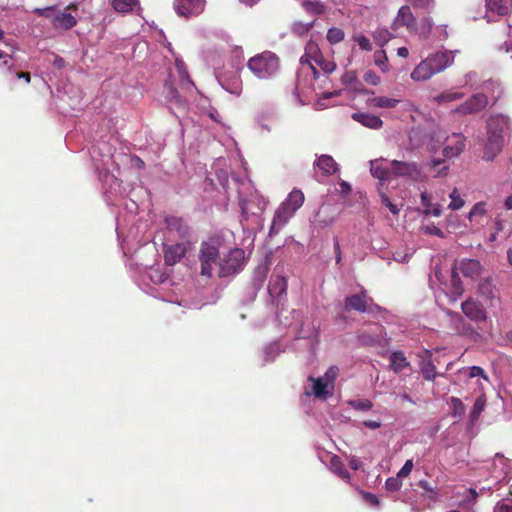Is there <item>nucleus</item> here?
<instances>
[{
	"instance_id": "1",
	"label": "nucleus",
	"mask_w": 512,
	"mask_h": 512,
	"mask_svg": "<svg viewBox=\"0 0 512 512\" xmlns=\"http://www.w3.org/2000/svg\"><path fill=\"white\" fill-rule=\"evenodd\" d=\"M305 200L301 190H292L286 200L279 206L274 214L269 235H274L284 227L295 212L303 205Z\"/></svg>"
},
{
	"instance_id": "2",
	"label": "nucleus",
	"mask_w": 512,
	"mask_h": 512,
	"mask_svg": "<svg viewBox=\"0 0 512 512\" xmlns=\"http://www.w3.org/2000/svg\"><path fill=\"white\" fill-rule=\"evenodd\" d=\"M223 245V238L213 235L203 241L199 250L200 274L202 276L211 277L213 265L217 263L220 255V248Z\"/></svg>"
},
{
	"instance_id": "3",
	"label": "nucleus",
	"mask_w": 512,
	"mask_h": 512,
	"mask_svg": "<svg viewBox=\"0 0 512 512\" xmlns=\"http://www.w3.org/2000/svg\"><path fill=\"white\" fill-rule=\"evenodd\" d=\"M503 144V121L499 117H490L487 121V143L483 159L492 161L502 151Z\"/></svg>"
},
{
	"instance_id": "4",
	"label": "nucleus",
	"mask_w": 512,
	"mask_h": 512,
	"mask_svg": "<svg viewBox=\"0 0 512 512\" xmlns=\"http://www.w3.org/2000/svg\"><path fill=\"white\" fill-rule=\"evenodd\" d=\"M248 68L261 79L273 76L279 69L278 57L270 51H265L248 61Z\"/></svg>"
},
{
	"instance_id": "5",
	"label": "nucleus",
	"mask_w": 512,
	"mask_h": 512,
	"mask_svg": "<svg viewBox=\"0 0 512 512\" xmlns=\"http://www.w3.org/2000/svg\"><path fill=\"white\" fill-rule=\"evenodd\" d=\"M55 6H49L45 8H36L34 9V13L40 17H45L50 19L51 24L54 28H61L64 30H70L77 24V19L66 11L63 12H55Z\"/></svg>"
},
{
	"instance_id": "6",
	"label": "nucleus",
	"mask_w": 512,
	"mask_h": 512,
	"mask_svg": "<svg viewBox=\"0 0 512 512\" xmlns=\"http://www.w3.org/2000/svg\"><path fill=\"white\" fill-rule=\"evenodd\" d=\"M489 106V98L485 93H475L458 105L451 112L461 116L475 115Z\"/></svg>"
},
{
	"instance_id": "7",
	"label": "nucleus",
	"mask_w": 512,
	"mask_h": 512,
	"mask_svg": "<svg viewBox=\"0 0 512 512\" xmlns=\"http://www.w3.org/2000/svg\"><path fill=\"white\" fill-rule=\"evenodd\" d=\"M245 252L241 248L231 249L228 255L219 262V276L227 277L231 274L239 272L244 265Z\"/></svg>"
},
{
	"instance_id": "8",
	"label": "nucleus",
	"mask_w": 512,
	"mask_h": 512,
	"mask_svg": "<svg viewBox=\"0 0 512 512\" xmlns=\"http://www.w3.org/2000/svg\"><path fill=\"white\" fill-rule=\"evenodd\" d=\"M390 165L392 166V177H402L415 182L426 179V175L414 162L393 160L390 162Z\"/></svg>"
},
{
	"instance_id": "9",
	"label": "nucleus",
	"mask_w": 512,
	"mask_h": 512,
	"mask_svg": "<svg viewBox=\"0 0 512 512\" xmlns=\"http://www.w3.org/2000/svg\"><path fill=\"white\" fill-rule=\"evenodd\" d=\"M191 245L192 243L190 240L171 245L164 244L163 254L165 264L168 266H174L177 263H180L187 252L191 249Z\"/></svg>"
},
{
	"instance_id": "10",
	"label": "nucleus",
	"mask_w": 512,
	"mask_h": 512,
	"mask_svg": "<svg viewBox=\"0 0 512 512\" xmlns=\"http://www.w3.org/2000/svg\"><path fill=\"white\" fill-rule=\"evenodd\" d=\"M459 53L458 50L438 51L428 55L426 58L428 64L431 66L435 74L442 72L447 67L454 63L455 54Z\"/></svg>"
},
{
	"instance_id": "11",
	"label": "nucleus",
	"mask_w": 512,
	"mask_h": 512,
	"mask_svg": "<svg viewBox=\"0 0 512 512\" xmlns=\"http://www.w3.org/2000/svg\"><path fill=\"white\" fill-rule=\"evenodd\" d=\"M166 229L176 237L187 241L190 240L192 230L185 219L177 216H167L164 220Z\"/></svg>"
},
{
	"instance_id": "12",
	"label": "nucleus",
	"mask_w": 512,
	"mask_h": 512,
	"mask_svg": "<svg viewBox=\"0 0 512 512\" xmlns=\"http://www.w3.org/2000/svg\"><path fill=\"white\" fill-rule=\"evenodd\" d=\"M205 4V0H175L174 8L179 16L189 18L201 14Z\"/></svg>"
},
{
	"instance_id": "13",
	"label": "nucleus",
	"mask_w": 512,
	"mask_h": 512,
	"mask_svg": "<svg viewBox=\"0 0 512 512\" xmlns=\"http://www.w3.org/2000/svg\"><path fill=\"white\" fill-rule=\"evenodd\" d=\"M463 314L475 323L485 322L487 319V312L483 305L473 298H468L461 304Z\"/></svg>"
},
{
	"instance_id": "14",
	"label": "nucleus",
	"mask_w": 512,
	"mask_h": 512,
	"mask_svg": "<svg viewBox=\"0 0 512 512\" xmlns=\"http://www.w3.org/2000/svg\"><path fill=\"white\" fill-rule=\"evenodd\" d=\"M416 18L411 11L410 6L403 5L399 8L397 15L392 23V29L396 30L399 27H405L410 33L415 28Z\"/></svg>"
},
{
	"instance_id": "15",
	"label": "nucleus",
	"mask_w": 512,
	"mask_h": 512,
	"mask_svg": "<svg viewBox=\"0 0 512 512\" xmlns=\"http://www.w3.org/2000/svg\"><path fill=\"white\" fill-rule=\"evenodd\" d=\"M418 356L421 359L419 362V368L423 378L427 381H434L438 376V373L432 360V352L425 349L418 354Z\"/></svg>"
},
{
	"instance_id": "16",
	"label": "nucleus",
	"mask_w": 512,
	"mask_h": 512,
	"mask_svg": "<svg viewBox=\"0 0 512 512\" xmlns=\"http://www.w3.org/2000/svg\"><path fill=\"white\" fill-rule=\"evenodd\" d=\"M447 141L448 143L442 151L445 158L458 157L464 151L466 138L462 134H453L447 138Z\"/></svg>"
},
{
	"instance_id": "17",
	"label": "nucleus",
	"mask_w": 512,
	"mask_h": 512,
	"mask_svg": "<svg viewBox=\"0 0 512 512\" xmlns=\"http://www.w3.org/2000/svg\"><path fill=\"white\" fill-rule=\"evenodd\" d=\"M453 269L461 272L465 277L477 279L482 272V265L476 259H462L454 265Z\"/></svg>"
},
{
	"instance_id": "18",
	"label": "nucleus",
	"mask_w": 512,
	"mask_h": 512,
	"mask_svg": "<svg viewBox=\"0 0 512 512\" xmlns=\"http://www.w3.org/2000/svg\"><path fill=\"white\" fill-rule=\"evenodd\" d=\"M367 295L364 290L360 293L350 295L345 298L344 309L347 312L357 311L359 313H365L367 311Z\"/></svg>"
},
{
	"instance_id": "19",
	"label": "nucleus",
	"mask_w": 512,
	"mask_h": 512,
	"mask_svg": "<svg viewBox=\"0 0 512 512\" xmlns=\"http://www.w3.org/2000/svg\"><path fill=\"white\" fill-rule=\"evenodd\" d=\"M352 119L370 129H380L383 126V121L378 116L369 113H353Z\"/></svg>"
},
{
	"instance_id": "20",
	"label": "nucleus",
	"mask_w": 512,
	"mask_h": 512,
	"mask_svg": "<svg viewBox=\"0 0 512 512\" xmlns=\"http://www.w3.org/2000/svg\"><path fill=\"white\" fill-rule=\"evenodd\" d=\"M382 329V326L375 324L370 332L359 333L357 336L359 343L363 346H374L380 343Z\"/></svg>"
},
{
	"instance_id": "21",
	"label": "nucleus",
	"mask_w": 512,
	"mask_h": 512,
	"mask_svg": "<svg viewBox=\"0 0 512 512\" xmlns=\"http://www.w3.org/2000/svg\"><path fill=\"white\" fill-rule=\"evenodd\" d=\"M370 165V171L373 177L381 181L389 180L392 177V166H384V160H373Z\"/></svg>"
},
{
	"instance_id": "22",
	"label": "nucleus",
	"mask_w": 512,
	"mask_h": 512,
	"mask_svg": "<svg viewBox=\"0 0 512 512\" xmlns=\"http://www.w3.org/2000/svg\"><path fill=\"white\" fill-rule=\"evenodd\" d=\"M433 25L434 23L432 18L424 16L419 20V22H416L412 33H415L421 40H428L432 33Z\"/></svg>"
},
{
	"instance_id": "23",
	"label": "nucleus",
	"mask_w": 512,
	"mask_h": 512,
	"mask_svg": "<svg viewBox=\"0 0 512 512\" xmlns=\"http://www.w3.org/2000/svg\"><path fill=\"white\" fill-rule=\"evenodd\" d=\"M433 75H435V72L428 64L427 60L424 59L412 71L411 79L416 82L426 81L429 80Z\"/></svg>"
},
{
	"instance_id": "24",
	"label": "nucleus",
	"mask_w": 512,
	"mask_h": 512,
	"mask_svg": "<svg viewBox=\"0 0 512 512\" xmlns=\"http://www.w3.org/2000/svg\"><path fill=\"white\" fill-rule=\"evenodd\" d=\"M221 85L226 91L236 96L241 94L243 88L242 80L237 72L230 77L222 78Z\"/></svg>"
},
{
	"instance_id": "25",
	"label": "nucleus",
	"mask_w": 512,
	"mask_h": 512,
	"mask_svg": "<svg viewBox=\"0 0 512 512\" xmlns=\"http://www.w3.org/2000/svg\"><path fill=\"white\" fill-rule=\"evenodd\" d=\"M390 369L394 373H400L404 369L410 367V362L407 360L403 351H393L389 357Z\"/></svg>"
},
{
	"instance_id": "26",
	"label": "nucleus",
	"mask_w": 512,
	"mask_h": 512,
	"mask_svg": "<svg viewBox=\"0 0 512 512\" xmlns=\"http://www.w3.org/2000/svg\"><path fill=\"white\" fill-rule=\"evenodd\" d=\"M464 96H465L464 92L449 89V90H445L442 93H440L439 95L435 96L433 98V101L436 102L437 104L441 105V104H446V103L461 100Z\"/></svg>"
},
{
	"instance_id": "27",
	"label": "nucleus",
	"mask_w": 512,
	"mask_h": 512,
	"mask_svg": "<svg viewBox=\"0 0 512 512\" xmlns=\"http://www.w3.org/2000/svg\"><path fill=\"white\" fill-rule=\"evenodd\" d=\"M316 165L325 176L332 175L337 171V164L335 160L329 155L320 156Z\"/></svg>"
},
{
	"instance_id": "28",
	"label": "nucleus",
	"mask_w": 512,
	"mask_h": 512,
	"mask_svg": "<svg viewBox=\"0 0 512 512\" xmlns=\"http://www.w3.org/2000/svg\"><path fill=\"white\" fill-rule=\"evenodd\" d=\"M315 218L316 222L321 227L329 226L335 220V216L331 214V207L329 205L320 206Z\"/></svg>"
},
{
	"instance_id": "29",
	"label": "nucleus",
	"mask_w": 512,
	"mask_h": 512,
	"mask_svg": "<svg viewBox=\"0 0 512 512\" xmlns=\"http://www.w3.org/2000/svg\"><path fill=\"white\" fill-rule=\"evenodd\" d=\"M330 466L331 470L337 474L340 478H342L345 481H349L351 478V475L349 471L346 469L343 461L341 458L337 455L332 456L330 460Z\"/></svg>"
},
{
	"instance_id": "30",
	"label": "nucleus",
	"mask_w": 512,
	"mask_h": 512,
	"mask_svg": "<svg viewBox=\"0 0 512 512\" xmlns=\"http://www.w3.org/2000/svg\"><path fill=\"white\" fill-rule=\"evenodd\" d=\"M486 7L500 16H505L510 11L509 0H486Z\"/></svg>"
},
{
	"instance_id": "31",
	"label": "nucleus",
	"mask_w": 512,
	"mask_h": 512,
	"mask_svg": "<svg viewBox=\"0 0 512 512\" xmlns=\"http://www.w3.org/2000/svg\"><path fill=\"white\" fill-rule=\"evenodd\" d=\"M287 290V279L283 276L272 278L269 284V292L271 295L280 297Z\"/></svg>"
},
{
	"instance_id": "32",
	"label": "nucleus",
	"mask_w": 512,
	"mask_h": 512,
	"mask_svg": "<svg viewBox=\"0 0 512 512\" xmlns=\"http://www.w3.org/2000/svg\"><path fill=\"white\" fill-rule=\"evenodd\" d=\"M306 13L311 15H321L326 12V6L320 0H306L302 3Z\"/></svg>"
},
{
	"instance_id": "33",
	"label": "nucleus",
	"mask_w": 512,
	"mask_h": 512,
	"mask_svg": "<svg viewBox=\"0 0 512 512\" xmlns=\"http://www.w3.org/2000/svg\"><path fill=\"white\" fill-rule=\"evenodd\" d=\"M398 103L399 100L384 96L374 97L368 100L369 106L377 108H394L397 106Z\"/></svg>"
},
{
	"instance_id": "34",
	"label": "nucleus",
	"mask_w": 512,
	"mask_h": 512,
	"mask_svg": "<svg viewBox=\"0 0 512 512\" xmlns=\"http://www.w3.org/2000/svg\"><path fill=\"white\" fill-rule=\"evenodd\" d=\"M451 286H452V294L454 295L453 301H456L457 298H459L463 295L464 287L462 285L459 274L455 269H452Z\"/></svg>"
},
{
	"instance_id": "35",
	"label": "nucleus",
	"mask_w": 512,
	"mask_h": 512,
	"mask_svg": "<svg viewBox=\"0 0 512 512\" xmlns=\"http://www.w3.org/2000/svg\"><path fill=\"white\" fill-rule=\"evenodd\" d=\"M372 36L375 43L381 47L386 45L393 37L392 33L385 28H377Z\"/></svg>"
},
{
	"instance_id": "36",
	"label": "nucleus",
	"mask_w": 512,
	"mask_h": 512,
	"mask_svg": "<svg viewBox=\"0 0 512 512\" xmlns=\"http://www.w3.org/2000/svg\"><path fill=\"white\" fill-rule=\"evenodd\" d=\"M478 293L485 300L494 299V288L491 281L488 279H484L483 281H481L478 285Z\"/></svg>"
},
{
	"instance_id": "37",
	"label": "nucleus",
	"mask_w": 512,
	"mask_h": 512,
	"mask_svg": "<svg viewBox=\"0 0 512 512\" xmlns=\"http://www.w3.org/2000/svg\"><path fill=\"white\" fill-rule=\"evenodd\" d=\"M138 4V0H112L113 8L120 13H128Z\"/></svg>"
},
{
	"instance_id": "38",
	"label": "nucleus",
	"mask_w": 512,
	"mask_h": 512,
	"mask_svg": "<svg viewBox=\"0 0 512 512\" xmlns=\"http://www.w3.org/2000/svg\"><path fill=\"white\" fill-rule=\"evenodd\" d=\"M430 167L434 172V177L446 176L449 171V166L445 164L443 159H432Z\"/></svg>"
},
{
	"instance_id": "39",
	"label": "nucleus",
	"mask_w": 512,
	"mask_h": 512,
	"mask_svg": "<svg viewBox=\"0 0 512 512\" xmlns=\"http://www.w3.org/2000/svg\"><path fill=\"white\" fill-rule=\"evenodd\" d=\"M309 380L313 382V392L317 397H323L327 394L328 383L322 378L310 377Z\"/></svg>"
},
{
	"instance_id": "40",
	"label": "nucleus",
	"mask_w": 512,
	"mask_h": 512,
	"mask_svg": "<svg viewBox=\"0 0 512 512\" xmlns=\"http://www.w3.org/2000/svg\"><path fill=\"white\" fill-rule=\"evenodd\" d=\"M487 214L486 202L480 201L473 205L468 214V219L473 221L476 217H484Z\"/></svg>"
},
{
	"instance_id": "41",
	"label": "nucleus",
	"mask_w": 512,
	"mask_h": 512,
	"mask_svg": "<svg viewBox=\"0 0 512 512\" xmlns=\"http://www.w3.org/2000/svg\"><path fill=\"white\" fill-rule=\"evenodd\" d=\"M485 403H486V399H485L484 395H480L476 398L473 408H472V411L470 413V417L472 420H477L479 418V416L481 415V413L484 410Z\"/></svg>"
},
{
	"instance_id": "42",
	"label": "nucleus",
	"mask_w": 512,
	"mask_h": 512,
	"mask_svg": "<svg viewBox=\"0 0 512 512\" xmlns=\"http://www.w3.org/2000/svg\"><path fill=\"white\" fill-rule=\"evenodd\" d=\"M0 44L7 45L4 42V32L3 31H0ZM0 60H2L1 66L7 67L9 72L11 71V68L14 67L12 56H10L7 53H4L1 49H0Z\"/></svg>"
},
{
	"instance_id": "43",
	"label": "nucleus",
	"mask_w": 512,
	"mask_h": 512,
	"mask_svg": "<svg viewBox=\"0 0 512 512\" xmlns=\"http://www.w3.org/2000/svg\"><path fill=\"white\" fill-rule=\"evenodd\" d=\"M345 33L342 29L337 27H332L327 32V40L331 44H337L344 39Z\"/></svg>"
},
{
	"instance_id": "44",
	"label": "nucleus",
	"mask_w": 512,
	"mask_h": 512,
	"mask_svg": "<svg viewBox=\"0 0 512 512\" xmlns=\"http://www.w3.org/2000/svg\"><path fill=\"white\" fill-rule=\"evenodd\" d=\"M176 67L180 76V82L183 86L194 85L184 63L181 61H176Z\"/></svg>"
},
{
	"instance_id": "45",
	"label": "nucleus",
	"mask_w": 512,
	"mask_h": 512,
	"mask_svg": "<svg viewBox=\"0 0 512 512\" xmlns=\"http://www.w3.org/2000/svg\"><path fill=\"white\" fill-rule=\"evenodd\" d=\"M451 202L449 204V209L451 210H458L464 206V200L461 198L460 194L458 193V190L456 188L453 189V191L449 195Z\"/></svg>"
},
{
	"instance_id": "46",
	"label": "nucleus",
	"mask_w": 512,
	"mask_h": 512,
	"mask_svg": "<svg viewBox=\"0 0 512 512\" xmlns=\"http://www.w3.org/2000/svg\"><path fill=\"white\" fill-rule=\"evenodd\" d=\"M375 64L381 68L383 72L388 70L387 68V56L384 50L376 51L374 54Z\"/></svg>"
},
{
	"instance_id": "47",
	"label": "nucleus",
	"mask_w": 512,
	"mask_h": 512,
	"mask_svg": "<svg viewBox=\"0 0 512 512\" xmlns=\"http://www.w3.org/2000/svg\"><path fill=\"white\" fill-rule=\"evenodd\" d=\"M469 378L474 377H482L486 380H488L487 375L485 374V371L479 367V366H472L463 371Z\"/></svg>"
},
{
	"instance_id": "48",
	"label": "nucleus",
	"mask_w": 512,
	"mask_h": 512,
	"mask_svg": "<svg viewBox=\"0 0 512 512\" xmlns=\"http://www.w3.org/2000/svg\"><path fill=\"white\" fill-rule=\"evenodd\" d=\"M350 405L354 409L361 410V411H368L373 407L372 402L368 399L351 401Z\"/></svg>"
},
{
	"instance_id": "49",
	"label": "nucleus",
	"mask_w": 512,
	"mask_h": 512,
	"mask_svg": "<svg viewBox=\"0 0 512 512\" xmlns=\"http://www.w3.org/2000/svg\"><path fill=\"white\" fill-rule=\"evenodd\" d=\"M399 479L398 476L388 478L385 482L386 489L392 492L400 490L402 483Z\"/></svg>"
},
{
	"instance_id": "50",
	"label": "nucleus",
	"mask_w": 512,
	"mask_h": 512,
	"mask_svg": "<svg viewBox=\"0 0 512 512\" xmlns=\"http://www.w3.org/2000/svg\"><path fill=\"white\" fill-rule=\"evenodd\" d=\"M498 463L500 464L503 473L506 474L508 471V467H509V459L504 457V455L497 453V454H495V457H494V466L497 467Z\"/></svg>"
},
{
	"instance_id": "51",
	"label": "nucleus",
	"mask_w": 512,
	"mask_h": 512,
	"mask_svg": "<svg viewBox=\"0 0 512 512\" xmlns=\"http://www.w3.org/2000/svg\"><path fill=\"white\" fill-rule=\"evenodd\" d=\"M314 60L326 73H331L336 67L334 63L324 61L322 56H317Z\"/></svg>"
},
{
	"instance_id": "52",
	"label": "nucleus",
	"mask_w": 512,
	"mask_h": 512,
	"mask_svg": "<svg viewBox=\"0 0 512 512\" xmlns=\"http://www.w3.org/2000/svg\"><path fill=\"white\" fill-rule=\"evenodd\" d=\"M355 41L358 43L359 47L362 50H365V51H371L372 50V44H371L370 40L366 36L359 35V36L355 37Z\"/></svg>"
},
{
	"instance_id": "53",
	"label": "nucleus",
	"mask_w": 512,
	"mask_h": 512,
	"mask_svg": "<svg viewBox=\"0 0 512 512\" xmlns=\"http://www.w3.org/2000/svg\"><path fill=\"white\" fill-rule=\"evenodd\" d=\"M380 197L382 203L390 210L392 214L397 215L399 213L397 205L393 204L386 194L381 193Z\"/></svg>"
},
{
	"instance_id": "54",
	"label": "nucleus",
	"mask_w": 512,
	"mask_h": 512,
	"mask_svg": "<svg viewBox=\"0 0 512 512\" xmlns=\"http://www.w3.org/2000/svg\"><path fill=\"white\" fill-rule=\"evenodd\" d=\"M364 80L370 85L377 86L380 84V77L372 70H369L364 74Z\"/></svg>"
},
{
	"instance_id": "55",
	"label": "nucleus",
	"mask_w": 512,
	"mask_h": 512,
	"mask_svg": "<svg viewBox=\"0 0 512 512\" xmlns=\"http://www.w3.org/2000/svg\"><path fill=\"white\" fill-rule=\"evenodd\" d=\"M413 469V461L411 459L407 460L402 468L397 473L398 478H405L409 476Z\"/></svg>"
},
{
	"instance_id": "56",
	"label": "nucleus",
	"mask_w": 512,
	"mask_h": 512,
	"mask_svg": "<svg viewBox=\"0 0 512 512\" xmlns=\"http://www.w3.org/2000/svg\"><path fill=\"white\" fill-rule=\"evenodd\" d=\"M422 230L426 234H429V235L438 236L440 238L444 237L443 231L440 228H438L437 226H435L434 224H430V225L424 226V227H422Z\"/></svg>"
},
{
	"instance_id": "57",
	"label": "nucleus",
	"mask_w": 512,
	"mask_h": 512,
	"mask_svg": "<svg viewBox=\"0 0 512 512\" xmlns=\"http://www.w3.org/2000/svg\"><path fill=\"white\" fill-rule=\"evenodd\" d=\"M4 68L6 69V71H5L6 74L12 75L13 77L18 78V79H24L26 81V83H29L31 80L30 73H28V72L14 71L13 67L11 68V71L9 72L7 67H4Z\"/></svg>"
},
{
	"instance_id": "58",
	"label": "nucleus",
	"mask_w": 512,
	"mask_h": 512,
	"mask_svg": "<svg viewBox=\"0 0 512 512\" xmlns=\"http://www.w3.org/2000/svg\"><path fill=\"white\" fill-rule=\"evenodd\" d=\"M451 403L453 405V409H454V413L455 414L462 415L465 412V406H464L463 402L459 398L452 397L451 398Z\"/></svg>"
},
{
	"instance_id": "59",
	"label": "nucleus",
	"mask_w": 512,
	"mask_h": 512,
	"mask_svg": "<svg viewBox=\"0 0 512 512\" xmlns=\"http://www.w3.org/2000/svg\"><path fill=\"white\" fill-rule=\"evenodd\" d=\"M343 84L352 85L357 81V75L355 71H347L343 74L341 78Z\"/></svg>"
},
{
	"instance_id": "60",
	"label": "nucleus",
	"mask_w": 512,
	"mask_h": 512,
	"mask_svg": "<svg viewBox=\"0 0 512 512\" xmlns=\"http://www.w3.org/2000/svg\"><path fill=\"white\" fill-rule=\"evenodd\" d=\"M338 371V367L336 366H331L330 368H328L324 375L325 381L327 383H333L338 375Z\"/></svg>"
},
{
	"instance_id": "61",
	"label": "nucleus",
	"mask_w": 512,
	"mask_h": 512,
	"mask_svg": "<svg viewBox=\"0 0 512 512\" xmlns=\"http://www.w3.org/2000/svg\"><path fill=\"white\" fill-rule=\"evenodd\" d=\"M494 512H512V504L503 501L498 502L495 506Z\"/></svg>"
},
{
	"instance_id": "62",
	"label": "nucleus",
	"mask_w": 512,
	"mask_h": 512,
	"mask_svg": "<svg viewBox=\"0 0 512 512\" xmlns=\"http://www.w3.org/2000/svg\"><path fill=\"white\" fill-rule=\"evenodd\" d=\"M424 214L425 215L432 214L435 217H439L442 214L441 206L437 204V205L433 206L432 208L430 207V209H424Z\"/></svg>"
},
{
	"instance_id": "63",
	"label": "nucleus",
	"mask_w": 512,
	"mask_h": 512,
	"mask_svg": "<svg viewBox=\"0 0 512 512\" xmlns=\"http://www.w3.org/2000/svg\"><path fill=\"white\" fill-rule=\"evenodd\" d=\"M421 204L425 209H430V207H432L431 197L428 193H421Z\"/></svg>"
},
{
	"instance_id": "64",
	"label": "nucleus",
	"mask_w": 512,
	"mask_h": 512,
	"mask_svg": "<svg viewBox=\"0 0 512 512\" xmlns=\"http://www.w3.org/2000/svg\"><path fill=\"white\" fill-rule=\"evenodd\" d=\"M364 498L365 500L370 504V505H373V506H377L379 505V500L377 498L376 495L372 494V493H365L364 494Z\"/></svg>"
}]
</instances>
